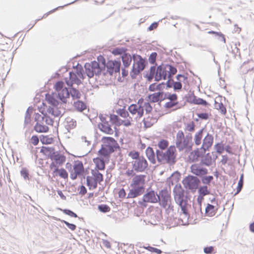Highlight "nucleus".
Returning a JSON list of instances; mask_svg holds the SVG:
<instances>
[{"instance_id": "f257e3e1", "label": "nucleus", "mask_w": 254, "mask_h": 254, "mask_svg": "<svg viewBox=\"0 0 254 254\" xmlns=\"http://www.w3.org/2000/svg\"><path fill=\"white\" fill-rule=\"evenodd\" d=\"M173 193L175 200L180 207L182 211L180 218H174L175 220L174 225H188L190 216L187 208L189 205L188 201L190 200L191 196L189 192H185V190L182 189L181 185H179V187L177 185L175 186L173 189Z\"/></svg>"}, {"instance_id": "f03ea898", "label": "nucleus", "mask_w": 254, "mask_h": 254, "mask_svg": "<svg viewBox=\"0 0 254 254\" xmlns=\"http://www.w3.org/2000/svg\"><path fill=\"white\" fill-rule=\"evenodd\" d=\"M176 149L174 145H171L166 150L156 149V159L160 164H168L170 165L175 164L176 160Z\"/></svg>"}, {"instance_id": "7ed1b4c3", "label": "nucleus", "mask_w": 254, "mask_h": 254, "mask_svg": "<svg viewBox=\"0 0 254 254\" xmlns=\"http://www.w3.org/2000/svg\"><path fill=\"white\" fill-rule=\"evenodd\" d=\"M132 59L133 63L130 71V76L132 79H134L145 68L148 62L146 58L136 54H132Z\"/></svg>"}, {"instance_id": "20e7f679", "label": "nucleus", "mask_w": 254, "mask_h": 254, "mask_svg": "<svg viewBox=\"0 0 254 254\" xmlns=\"http://www.w3.org/2000/svg\"><path fill=\"white\" fill-rule=\"evenodd\" d=\"M155 69L157 71V76L156 81L165 80L167 78H171L177 71L175 66L171 64L162 63L157 67L155 65Z\"/></svg>"}, {"instance_id": "39448f33", "label": "nucleus", "mask_w": 254, "mask_h": 254, "mask_svg": "<svg viewBox=\"0 0 254 254\" xmlns=\"http://www.w3.org/2000/svg\"><path fill=\"white\" fill-rule=\"evenodd\" d=\"M101 141L104 144L101 145L100 150L102 151L103 153L111 154L120 149V145L113 137L110 136H103L101 139Z\"/></svg>"}, {"instance_id": "423d86ee", "label": "nucleus", "mask_w": 254, "mask_h": 254, "mask_svg": "<svg viewBox=\"0 0 254 254\" xmlns=\"http://www.w3.org/2000/svg\"><path fill=\"white\" fill-rule=\"evenodd\" d=\"M199 182L200 180L197 177L190 175L186 177L182 181L185 187L193 192L196 190Z\"/></svg>"}, {"instance_id": "0eeeda50", "label": "nucleus", "mask_w": 254, "mask_h": 254, "mask_svg": "<svg viewBox=\"0 0 254 254\" xmlns=\"http://www.w3.org/2000/svg\"><path fill=\"white\" fill-rule=\"evenodd\" d=\"M131 163L132 169L137 173L143 172L148 169V162L143 156H141L139 159L132 161Z\"/></svg>"}, {"instance_id": "6e6552de", "label": "nucleus", "mask_w": 254, "mask_h": 254, "mask_svg": "<svg viewBox=\"0 0 254 254\" xmlns=\"http://www.w3.org/2000/svg\"><path fill=\"white\" fill-rule=\"evenodd\" d=\"M51 160L52 161L49 168L53 170L54 167L62 166L65 161L66 157L59 151H55Z\"/></svg>"}, {"instance_id": "1a4fd4ad", "label": "nucleus", "mask_w": 254, "mask_h": 254, "mask_svg": "<svg viewBox=\"0 0 254 254\" xmlns=\"http://www.w3.org/2000/svg\"><path fill=\"white\" fill-rule=\"evenodd\" d=\"M157 202H158L157 193L154 190H151L143 195L142 200L139 201L138 203L140 205L146 207L147 202L156 203Z\"/></svg>"}, {"instance_id": "9d476101", "label": "nucleus", "mask_w": 254, "mask_h": 254, "mask_svg": "<svg viewBox=\"0 0 254 254\" xmlns=\"http://www.w3.org/2000/svg\"><path fill=\"white\" fill-rule=\"evenodd\" d=\"M199 164H193L190 166V171L196 177L200 178L208 173V169Z\"/></svg>"}, {"instance_id": "9b49d317", "label": "nucleus", "mask_w": 254, "mask_h": 254, "mask_svg": "<svg viewBox=\"0 0 254 254\" xmlns=\"http://www.w3.org/2000/svg\"><path fill=\"white\" fill-rule=\"evenodd\" d=\"M102 152L103 151L101 150H99L98 151V155L99 156L93 159V161L95 164V168L94 170L103 171L106 168L103 158V156H106V155H105V153H103Z\"/></svg>"}, {"instance_id": "f8f14e48", "label": "nucleus", "mask_w": 254, "mask_h": 254, "mask_svg": "<svg viewBox=\"0 0 254 254\" xmlns=\"http://www.w3.org/2000/svg\"><path fill=\"white\" fill-rule=\"evenodd\" d=\"M64 81L68 87H71L73 84L80 85L82 83L81 80L77 77V75L73 71L69 72V79L64 78Z\"/></svg>"}, {"instance_id": "ddd939ff", "label": "nucleus", "mask_w": 254, "mask_h": 254, "mask_svg": "<svg viewBox=\"0 0 254 254\" xmlns=\"http://www.w3.org/2000/svg\"><path fill=\"white\" fill-rule=\"evenodd\" d=\"M183 140L176 141V145L180 151H182L185 149L186 145L190 144L192 142V135L191 133H188L184 138H183Z\"/></svg>"}, {"instance_id": "4468645a", "label": "nucleus", "mask_w": 254, "mask_h": 254, "mask_svg": "<svg viewBox=\"0 0 254 254\" xmlns=\"http://www.w3.org/2000/svg\"><path fill=\"white\" fill-rule=\"evenodd\" d=\"M132 189L129 190V192L127 194V198H135L142 194L145 190V187L143 185L133 186Z\"/></svg>"}, {"instance_id": "2eb2a0df", "label": "nucleus", "mask_w": 254, "mask_h": 254, "mask_svg": "<svg viewBox=\"0 0 254 254\" xmlns=\"http://www.w3.org/2000/svg\"><path fill=\"white\" fill-rule=\"evenodd\" d=\"M143 76L149 82L152 81L153 78H154V80L156 81V79L158 78H156L157 76V74L156 70L155 69V65L151 66L149 71H145L143 73Z\"/></svg>"}, {"instance_id": "dca6fc26", "label": "nucleus", "mask_w": 254, "mask_h": 254, "mask_svg": "<svg viewBox=\"0 0 254 254\" xmlns=\"http://www.w3.org/2000/svg\"><path fill=\"white\" fill-rule=\"evenodd\" d=\"M60 166L55 167L53 168L52 175L53 177H56L57 176H60L61 178L63 179H67L68 176V173L67 171L63 168H61L59 169Z\"/></svg>"}, {"instance_id": "f3484780", "label": "nucleus", "mask_w": 254, "mask_h": 254, "mask_svg": "<svg viewBox=\"0 0 254 254\" xmlns=\"http://www.w3.org/2000/svg\"><path fill=\"white\" fill-rule=\"evenodd\" d=\"M147 100L152 103H155L163 100V91H158L147 96Z\"/></svg>"}, {"instance_id": "a211bd4d", "label": "nucleus", "mask_w": 254, "mask_h": 254, "mask_svg": "<svg viewBox=\"0 0 254 254\" xmlns=\"http://www.w3.org/2000/svg\"><path fill=\"white\" fill-rule=\"evenodd\" d=\"M146 175H136L132 179V182L130 185L131 187L143 185L145 183Z\"/></svg>"}, {"instance_id": "6ab92c4d", "label": "nucleus", "mask_w": 254, "mask_h": 254, "mask_svg": "<svg viewBox=\"0 0 254 254\" xmlns=\"http://www.w3.org/2000/svg\"><path fill=\"white\" fill-rule=\"evenodd\" d=\"M214 141V137L212 134L207 133L203 139L202 146L205 148V150H210L211 148Z\"/></svg>"}, {"instance_id": "aec40b11", "label": "nucleus", "mask_w": 254, "mask_h": 254, "mask_svg": "<svg viewBox=\"0 0 254 254\" xmlns=\"http://www.w3.org/2000/svg\"><path fill=\"white\" fill-rule=\"evenodd\" d=\"M58 98L62 103L65 104L66 103V99L69 98V91L67 87H65L58 92Z\"/></svg>"}, {"instance_id": "412c9836", "label": "nucleus", "mask_w": 254, "mask_h": 254, "mask_svg": "<svg viewBox=\"0 0 254 254\" xmlns=\"http://www.w3.org/2000/svg\"><path fill=\"white\" fill-rule=\"evenodd\" d=\"M98 128L103 132L108 134H113L114 131L111 128V125L109 122L104 123H99L98 124Z\"/></svg>"}, {"instance_id": "4be33fe9", "label": "nucleus", "mask_w": 254, "mask_h": 254, "mask_svg": "<svg viewBox=\"0 0 254 254\" xmlns=\"http://www.w3.org/2000/svg\"><path fill=\"white\" fill-rule=\"evenodd\" d=\"M209 150H205V148H203V146L201 145L200 148H197L191 152V154L193 155L194 159H195L196 161H197L199 158H202L206 154V152Z\"/></svg>"}, {"instance_id": "5701e85b", "label": "nucleus", "mask_w": 254, "mask_h": 254, "mask_svg": "<svg viewBox=\"0 0 254 254\" xmlns=\"http://www.w3.org/2000/svg\"><path fill=\"white\" fill-rule=\"evenodd\" d=\"M146 155L149 161L153 164L156 163V152L155 153L152 147L148 146L145 150Z\"/></svg>"}, {"instance_id": "b1692460", "label": "nucleus", "mask_w": 254, "mask_h": 254, "mask_svg": "<svg viewBox=\"0 0 254 254\" xmlns=\"http://www.w3.org/2000/svg\"><path fill=\"white\" fill-rule=\"evenodd\" d=\"M55 151V147L45 146H42L40 150V153L50 159L52 158Z\"/></svg>"}, {"instance_id": "393cba45", "label": "nucleus", "mask_w": 254, "mask_h": 254, "mask_svg": "<svg viewBox=\"0 0 254 254\" xmlns=\"http://www.w3.org/2000/svg\"><path fill=\"white\" fill-rule=\"evenodd\" d=\"M91 172L93 180L95 181L94 184H100L101 182L103 181L104 176L102 174L99 172V170L92 169Z\"/></svg>"}, {"instance_id": "a878e982", "label": "nucleus", "mask_w": 254, "mask_h": 254, "mask_svg": "<svg viewBox=\"0 0 254 254\" xmlns=\"http://www.w3.org/2000/svg\"><path fill=\"white\" fill-rule=\"evenodd\" d=\"M200 164L209 167L212 164V157L210 153H206L200 161Z\"/></svg>"}, {"instance_id": "bb28decb", "label": "nucleus", "mask_w": 254, "mask_h": 254, "mask_svg": "<svg viewBox=\"0 0 254 254\" xmlns=\"http://www.w3.org/2000/svg\"><path fill=\"white\" fill-rule=\"evenodd\" d=\"M125 68H128L131 64L132 59V55L131 56L128 53H126L121 58Z\"/></svg>"}, {"instance_id": "cd10ccee", "label": "nucleus", "mask_w": 254, "mask_h": 254, "mask_svg": "<svg viewBox=\"0 0 254 254\" xmlns=\"http://www.w3.org/2000/svg\"><path fill=\"white\" fill-rule=\"evenodd\" d=\"M34 130L38 133H46L49 130V127L39 123H36L34 127Z\"/></svg>"}, {"instance_id": "c85d7f7f", "label": "nucleus", "mask_w": 254, "mask_h": 254, "mask_svg": "<svg viewBox=\"0 0 254 254\" xmlns=\"http://www.w3.org/2000/svg\"><path fill=\"white\" fill-rule=\"evenodd\" d=\"M83 170V164L81 161L76 160L74 162L73 166V171L77 175H81V172Z\"/></svg>"}, {"instance_id": "c756f323", "label": "nucleus", "mask_w": 254, "mask_h": 254, "mask_svg": "<svg viewBox=\"0 0 254 254\" xmlns=\"http://www.w3.org/2000/svg\"><path fill=\"white\" fill-rule=\"evenodd\" d=\"M217 208L212 204L207 203L205 210V214L206 216L212 217L215 215Z\"/></svg>"}, {"instance_id": "7c9ffc66", "label": "nucleus", "mask_w": 254, "mask_h": 254, "mask_svg": "<svg viewBox=\"0 0 254 254\" xmlns=\"http://www.w3.org/2000/svg\"><path fill=\"white\" fill-rule=\"evenodd\" d=\"M73 106L76 110L79 112H82L87 108L86 104L81 100H77L73 103Z\"/></svg>"}, {"instance_id": "2f4dec72", "label": "nucleus", "mask_w": 254, "mask_h": 254, "mask_svg": "<svg viewBox=\"0 0 254 254\" xmlns=\"http://www.w3.org/2000/svg\"><path fill=\"white\" fill-rule=\"evenodd\" d=\"M205 130V128L203 127L195 133L194 135V140L196 145H199L200 144L203 132Z\"/></svg>"}, {"instance_id": "473e14b6", "label": "nucleus", "mask_w": 254, "mask_h": 254, "mask_svg": "<svg viewBox=\"0 0 254 254\" xmlns=\"http://www.w3.org/2000/svg\"><path fill=\"white\" fill-rule=\"evenodd\" d=\"M127 49L125 47H118L113 49L112 53L114 56H120V58L127 52Z\"/></svg>"}, {"instance_id": "72a5a7b5", "label": "nucleus", "mask_w": 254, "mask_h": 254, "mask_svg": "<svg viewBox=\"0 0 254 254\" xmlns=\"http://www.w3.org/2000/svg\"><path fill=\"white\" fill-rule=\"evenodd\" d=\"M170 195L168 193L167 189H164L159 191V194H157V199L161 200H169Z\"/></svg>"}, {"instance_id": "f704fd0d", "label": "nucleus", "mask_w": 254, "mask_h": 254, "mask_svg": "<svg viewBox=\"0 0 254 254\" xmlns=\"http://www.w3.org/2000/svg\"><path fill=\"white\" fill-rule=\"evenodd\" d=\"M181 177V174L178 171H176L173 173L170 177H169L167 179V182L170 184L171 183V184L173 185V182H178L180 180Z\"/></svg>"}, {"instance_id": "c9c22d12", "label": "nucleus", "mask_w": 254, "mask_h": 254, "mask_svg": "<svg viewBox=\"0 0 254 254\" xmlns=\"http://www.w3.org/2000/svg\"><path fill=\"white\" fill-rule=\"evenodd\" d=\"M69 88V96L70 95L73 100L79 99L81 97V93L76 88L71 86Z\"/></svg>"}, {"instance_id": "e433bc0d", "label": "nucleus", "mask_w": 254, "mask_h": 254, "mask_svg": "<svg viewBox=\"0 0 254 254\" xmlns=\"http://www.w3.org/2000/svg\"><path fill=\"white\" fill-rule=\"evenodd\" d=\"M39 138L41 143L45 145L51 144L54 141L53 137H50L48 135H41L39 136Z\"/></svg>"}, {"instance_id": "4c0bfd02", "label": "nucleus", "mask_w": 254, "mask_h": 254, "mask_svg": "<svg viewBox=\"0 0 254 254\" xmlns=\"http://www.w3.org/2000/svg\"><path fill=\"white\" fill-rule=\"evenodd\" d=\"M194 100H192V104L194 105H201L204 106V107H208L210 106V104L208 103L205 100H204L202 98L197 97H194Z\"/></svg>"}, {"instance_id": "58836bf2", "label": "nucleus", "mask_w": 254, "mask_h": 254, "mask_svg": "<svg viewBox=\"0 0 254 254\" xmlns=\"http://www.w3.org/2000/svg\"><path fill=\"white\" fill-rule=\"evenodd\" d=\"M152 218L155 221H160L162 218V211L160 209H156L152 211Z\"/></svg>"}, {"instance_id": "ea45409f", "label": "nucleus", "mask_w": 254, "mask_h": 254, "mask_svg": "<svg viewBox=\"0 0 254 254\" xmlns=\"http://www.w3.org/2000/svg\"><path fill=\"white\" fill-rule=\"evenodd\" d=\"M73 67H76V69L75 73L79 78L82 79H84L85 78V73L84 71L82 66L80 64H77L75 66H73Z\"/></svg>"}, {"instance_id": "a19ab883", "label": "nucleus", "mask_w": 254, "mask_h": 254, "mask_svg": "<svg viewBox=\"0 0 254 254\" xmlns=\"http://www.w3.org/2000/svg\"><path fill=\"white\" fill-rule=\"evenodd\" d=\"M84 68L85 70V73L87 76L89 78H91L93 76L95 71L92 68L89 63H86L84 64Z\"/></svg>"}, {"instance_id": "79ce46f5", "label": "nucleus", "mask_w": 254, "mask_h": 254, "mask_svg": "<svg viewBox=\"0 0 254 254\" xmlns=\"http://www.w3.org/2000/svg\"><path fill=\"white\" fill-rule=\"evenodd\" d=\"M86 179V185L90 190H94L97 188V184H94L95 181L93 180L92 177L87 176Z\"/></svg>"}, {"instance_id": "37998d69", "label": "nucleus", "mask_w": 254, "mask_h": 254, "mask_svg": "<svg viewBox=\"0 0 254 254\" xmlns=\"http://www.w3.org/2000/svg\"><path fill=\"white\" fill-rule=\"evenodd\" d=\"M201 183L207 186V185H210L211 183L214 179V178L212 176H207L206 175L201 176L200 178Z\"/></svg>"}, {"instance_id": "c03bdc74", "label": "nucleus", "mask_w": 254, "mask_h": 254, "mask_svg": "<svg viewBox=\"0 0 254 254\" xmlns=\"http://www.w3.org/2000/svg\"><path fill=\"white\" fill-rule=\"evenodd\" d=\"M66 120L67 123V125L66 126V128L69 132V130L75 127L76 126V122L75 120L70 118H66Z\"/></svg>"}, {"instance_id": "a18cd8bd", "label": "nucleus", "mask_w": 254, "mask_h": 254, "mask_svg": "<svg viewBox=\"0 0 254 254\" xmlns=\"http://www.w3.org/2000/svg\"><path fill=\"white\" fill-rule=\"evenodd\" d=\"M168 99L170 101H176L178 99V95L176 93L171 94L169 92H163V100Z\"/></svg>"}, {"instance_id": "49530a36", "label": "nucleus", "mask_w": 254, "mask_h": 254, "mask_svg": "<svg viewBox=\"0 0 254 254\" xmlns=\"http://www.w3.org/2000/svg\"><path fill=\"white\" fill-rule=\"evenodd\" d=\"M198 193L199 195L205 196L210 193V190L206 185L200 186L198 189Z\"/></svg>"}, {"instance_id": "de8ad7c7", "label": "nucleus", "mask_w": 254, "mask_h": 254, "mask_svg": "<svg viewBox=\"0 0 254 254\" xmlns=\"http://www.w3.org/2000/svg\"><path fill=\"white\" fill-rule=\"evenodd\" d=\"M140 101V99L138 100L137 104H132L128 106L127 110L131 115H134L136 114V112H137V109Z\"/></svg>"}, {"instance_id": "09e8293b", "label": "nucleus", "mask_w": 254, "mask_h": 254, "mask_svg": "<svg viewBox=\"0 0 254 254\" xmlns=\"http://www.w3.org/2000/svg\"><path fill=\"white\" fill-rule=\"evenodd\" d=\"M214 106L215 109L220 110L221 114L223 115H225L226 114V109L223 103H219L214 100Z\"/></svg>"}, {"instance_id": "8fccbe9b", "label": "nucleus", "mask_w": 254, "mask_h": 254, "mask_svg": "<svg viewBox=\"0 0 254 254\" xmlns=\"http://www.w3.org/2000/svg\"><path fill=\"white\" fill-rule=\"evenodd\" d=\"M169 145V141L164 139L160 140L158 143V146L160 150H165Z\"/></svg>"}, {"instance_id": "3c124183", "label": "nucleus", "mask_w": 254, "mask_h": 254, "mask_svg": "<svg viewBox=\"0 0 254 254\" xmlns=\"http://www.w3.org/2000/svg\"><path fill=\"white\" fill-rule=\"evenodd\" d=\"M214 148L218 154H221L224 151V145L222 142H218L215 144Z\"/></svg>"}, {"instance_id": "603ef678", "label": "nucleus", "mask_w": 254, "mask_h": 254, "mask_svg": "<svg viewBox=\"0 0 254 254\" xmlns=\"http://www.w3.org/2000/svg\"><path fill=\"white\" fill-rule=\"evenodd\" d=\"M114 63L113 61H109L106 64L107 72L110 75L114 74Z\"/></svg>"}, {"instance_id": "864d4df0", "label": "nucleus", "mask_w": 254, "mask_h": 254, "mask_svg": "<svg viewBox=\"0 0 254 254\" xmlns=\"http://www.w3.org/2000/svg\"><path fill=\"white\" fill-rule=\"evenodd\" d=\"M244 175L243 174H242L240 176V180L238 183V186L237 187V190L236 192L235 193V195L238 194L242 190L243 185H244Z\"/></svg>"}, {"instance_id": "5fc2aeb1", "label": "nucleus", "mask_w": 254, "mask_h": 254, "mask_svg": "<svg viewBox=\"0 0 254 254\" xmlns=\"http://www.w3.org/2000/svg\"><path fill=\"white\" fill-rule=\"evenodd\" d=\"M59 209L60 210H61L62 211H63V213L65 215H68L71 217H74V218L78 217L77 215L75 212H74L73 211L71 210L70 209H63L62 208H59Z\"/></svg>"}, {"instance_id": "6e6d98bb", "label": "nucleus", "mask_w": 254, "mask_h": 254, "mask_svg": "<svg viewBox=\"0 0 254 254\" xmlns=\"http://www.w3.org/2000/svg\"><path fill=\"white\" fill-rule=\"evenodd\" d=\"M56 220L61 221L62 223H64L65 224L67 227H68L69 229H70L72 231H74L76 228V226L72 223H69L68 222L64 220H61L60 218H56Z\"/></svg>"}, {"instance_id": "4d7b16f0", "label": "nucleus", "mask_w": 254, "mask_h": 254, "mask_svg": "<svg viewBox=\"0 0 254 254\" xmlns=\"http://www.w3.org/2000/svg\"><path fill=\"white\" fill-rule=\"evenodd\" d=\"M172 81L173 82V87L175 91L178 92L181 90L182 88V84L181 81H174L173 79H172Z\"/></svg>"}, {"instance_id": "13d9d810", "label": "nucleus", "mask_w": 254, "mask_h": 254, "mask_svg": "<svg viewBox=\"0 0 254 254\" xmlns=\"http://www.w3.org/2000/svg\"><path fill=\"white\" fill-rule=\"evenodd\" d=\"M114 73H120L121 66V62L120 60H114Z\"/></svg>"}, {"instance_id": "bf43d9fd", "label": "nucleus", "mask_w": 254, "mask_h": 254, "mask_svg": "<svg viewBox=\"0 0 254 254\" xmlns=\"http://www.w3.org/2000/svg\"><path fill=\"white\" fill-rule=\"evenodd\" d=\"M98 209L101 212L107 213L110 211V207L107 204H101L98 205Z\"/></svg>"}, {"instance_id": "052dcab7", "label": "nucleus", "mask_w": 254, "mask_h": 254, "mask_svg": "<svg viewBox=\"0 0 254 254\" xmlns=\"http://www.w3.org/2000/svg\"><path fill=\"white\" fill-rule=\"evenodd\" d=\"M20 175L25 180H29V173L26 168H22L20 171Z\"/></svg>"}, {"instance_id": "680f3d73", "label": "nucleus", "mask_w": 254, "mask_h": 254, "mask_svg": "<svg viewBox=\"0 0 254 254\" xmlns=\"http://www.w3.org/2000/svg\"><path fill=\"white\" fill-rule=\"evenodd\" d=\"M143 248L148 250L151 253H154L157 254H161L163 252L161 250L151 247L150 246H148L147 247L144 246Z\"/></svg>"}, {"instance_id": "e2e57ef3", "label": "nucleus", "mask_w": 254, "mask_h": 254, "mask_svg": "<svg viewBox=\"0 0 254 254\" xmlns=\"http://www.w3.org/2000/svg\"><path fill=\"white\" fill-rule=\"evenodd\" d=\"M117 114L122 118H127L129 116L128 112L123 108L122 109H119L117 110Z\"/></svg>"}, {"instance_id": "0e129e2a", "label": "nucleus", "mask_w": 254, "mask_h": 254, "mask_svg": "<svg viewBox=\"0 0 254 254\" xmlns=\"http://www.w3.org/2000/svg\"><path fill=\"white\" fill-rule=\"evenodd\" d=\"M47 100L49 104L54 107H58L59 104V102L51 96L47 97Z\"/></svg>"}, {"instance_id": "69168bd1", "label": "nucleus", "mask_w": 254, "mask_h": 254, "mask_svg": "<svg viewBox=\"0 0 254 254\" xmlns=\"http://www.w3.org/2000/svg\"><path fill=\"white\" fill-rule=\"evenodd\" d=\"M179 104V102L177 100L171 101L166 102L164 107L166 109H170L177 106Z\"/></svg>"}, {"instance_id": "338daca9", "label": "nucleus", "mask_w": 254, "mask_h": 254, "mask_svg": "<svg viewBox=\"0 0 254 254\" xmlns=\"http://www.w3.org/2000/svg\"><path fill=\"white\" fill-rule=\"evenodd\" d=\"M66 87L63 81H58L54 85V89L58 92L62 89Z\"/></svg>"}, {"instance_id": "774afa93", "label": "nucleus", "mask_w": 254, "mask_h": 254, "mask_svg": "<svg viewBox=\"0 0 254 254\" xmlns=\"http://www.w3.org/2000/svg\"><path fill=\"white\" fill-rule=\"evenodd\" d=\"M198 118L202 120H207L211 116L210 113H200L196 114Z\"/></svg>"}]
</instances>
